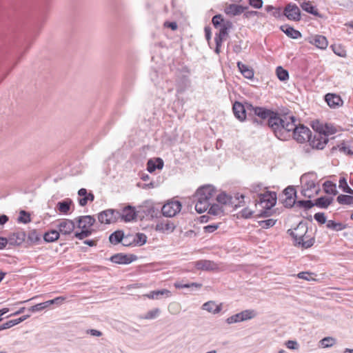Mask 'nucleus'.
<instances>
[{
	"label": "nucleus",
	"mask_w": 353,
	"mask_h": 353,
	"mask_svg": "<svg viewBox=\"0 0 353 353\" xmlns=\"http://www.w3.org/2000/svg\"><path fill=\"white\" fill-rule=\"evenodd\" d=\"M256 115L261 119L268 118V125L273 130L275 136L280 140H287V128L285 127L284 121L276 114L261 107L253 108Z\"/></svg>",
	"instance_id": "f257e3e1"
},
{
	"label": "nucleus",
	"mask_w": 353,
	"mask_h": 353,
	"mask_svg": "<svg viewBox=\"0 0 353 353\" xmlns=\"http://www.w3.org/2000/svg\"><path fill=\"white\" fill-rule=\"evenodd\" d=\"M216 194V190L211 185H206L199 188L195 194L196 199V211L199 214L205 212L214 201Z\"/></svg>",
	"instance_id": "f03ea898"
},
{
	"label": "nucleus",
	"mask_w": 353,
	"mask_h": 353,
	"mask_svg": "<svg viewBox=\"0 0 353 353\" xmlns=\"http://www.w3.org/2000/svg\"><path fill=\"white\" fill-rule=\"evenodd\" d=\"M307 227L305 223H300L294 230L288 229V233L294 240L295 246L304 249L312 247L314 243V239L306 235Z\"/></svg>",
	"instance_id": "7ed1b4c3"
},
{
	"label": "nucleus",
	"mask_w": 353,
	"mask_h": 353,
	"mask_svg": "<svg viewBox=\"0 0 353 353\" xmlns=\"http://www.w3.org/2000/svg\"><path fill=\"white\" fill-rule=\"evenodd\" d=\"M276 203V195L275 192H266L263 194H259V200L256 205H260L263 209L260 214L261 216H268V211L270 210Z\"/></svg>",
	"instance_id": "20e7f679"
},
{
	"label": "nucleus",
	"mask_w": 353,
	"mask_h": 353,
	"mask_svg": "<svg viewBox=\"0 0 353 353\" xmlns=\"http://www.w3.org/2000/svg\"><path fill=\"white\" fill-rule=\"evenodd\" d=\"M232 24L230 21H227L223 22L221 26L219 33H216L214 37L216 43L215 52L219 54L221 52L222 43L225 40L228 35V30L232 28Z\"/></svg>",
	"instance_id": "39448f33"
},
{
	"label": "nucleus",
	"mask_w": 353,
	"mask_h": 353,
	"mask_svg": "<svg viewBox=\"0 0 353 353\" xmlns=\"http://www.w3.org/2000/svg\"><path fill=\"white\" fill-rule=\"evenodd\" d=\"M119 218L120 212L112 209L104 210L98 215L99 221L105 224L115 223Z\"/></svg>",
	"instance_id": "423d86ee"
},
{
	"label": "nucleus",
	"mask_w": 353,
	"mask_h": 353,
	"mask_svg": "<svg viewBox=\"0 0 353 353\" xmlns=\"http://www.w3.org/2000/svg\"><path fill=\"white\" fill-rule=\"evenodd\" d=\"M181 210V203L179 201H170L162 207V214L167 217H172Z\"/></svg>",
	"instance_id": "0eeeda50"
},
{
	"label": "nucleus",
	"mask_w": 353,
	"mask_h": 353,
	"mask_svg": "<svg viewBox=\"0 0 353 353\" xmlns=\"http://www.w3.org/2000/svg\"><path fill=\"white\" fill-rule=\"evenodd\" d=\"M310 145L313 148L322 150L325 148L328 142V137L323 133H320L318 130L315 132L314 137H310L308 140Z\"/></svg>",
	"instance_id": "6e6552de"
},
{
	"label": "nucleus",
	"mask_w": 353,
	"mask_h": 353,
	"mask_svg": "<svg viewBox=\"0 0 353 353\" xmlns=\"http://www.w3.org/2000/svg\"><path fill=\"white\" fill-rule=\"evenodd\" d=\"M310 137V130L303 125L297 126L293 130V138L299 143H303L305 141H308Z\"/></svg>",
	"instance_id": "1a4fd4ad"
},
{
	"label": "nucleus",
	"mask_w": 353,
	"mask_h": 353,
	"mask_svg": "<svg viewBox=\"0 0 353 353\" xmlns=\"http://www.w3.org/2000/svg\"><path fill=\"white\" fill-rule=\"evenodd\" d=\"M235 198L236 200H239V199L241 198V201H239L238 204H236L233 201V198L232 196L223 192L216 196V200L221 204L228 205H234L235 208H237L238 205H239V203L243 201L244 196L243 194H241V195L237 194Z\"/></svg>",
	"instance_id": "9d476101"
},
{
	"label": "nucleus",
	"mask_w": 353,
	"mask_h": 353,
	"mask_svg": "<svg viewBox=\"0 0 353 353\" xmlns=\"http://www.w3.org/2000/svg\"><path fill=\"white\" fill-rule=\"evenodd\" d=\"M75 225L73 221L63 219L57 225L59 232L63 235L70 234L74 230Z\"/></svg>",
	"instance_id": "9b49d317"
},
{
	"label": "nucleus",
	"mask_w": 353,
	"mask_h": 353,
	"mask_svg": "<svg viewBox=\"0 0 353 353\" xmlns=\"http://www.w3.org/2000/svg\"><path fill=\"white\" fill-rule=\"evenodd\" d=\"M137 256L134 254H116L110 257V261L112 263L117 264H129L132 261L137 260Z\"/></svg>",
	"instance_id": "f8f14e48"
},
{
	"label": "nucleus",
	"mask_w": 353,
	"mask_h": 353,
	"mask_svg": "<svg viewBox=\"0 0 353 353\" xmlns=\"http://www.w3.org/2000/svg\"><path fill=\"white\" fill-rule=\"evenodd\" d=\"M325 100L327 102V105L331 108H338L343 105V100L341 97L336 94L333 93H327L325 96Z\"/></svg>",
	"instance_id": "ddd939ff"
},
{
	"label": "nucleus",
	"mask_w": 353,
	"mask_h": 353,
	"mask_svg": "<svg viewBox=\"0 0 353 353\" xmlns=\"http://www.w3.org/2000/svg\"><path fill=\"white\" fill-rule=\"evenodd\" d=\"M137 213L135 208L131 205H127L122 210V212H120V218L125 222H130L135 219Z\"/></svg>",
	"instance_id": "4468645a"
},
{
	"label": "nucleus",
	"mask_w": 353,
	"mask_h": 353,
	"mask_svg": "<svg viewBox=\"0 0 353 353\" xmlns=\"http://www.w3.org/2000/svg\"><path fill=\"white\" fill-rule=\"evenodd\" d=\"M195 268L197 270L205 271H213L219 268V266L212 261L209 260H200L195 262Z\"/></svg>",
	"instance_id": "2eb2a0df"
},
{
	"label": "nucleus",
	"mask_w": 353,
	"mask_h": 353,
	"mask_svg": "<svg viewBox=\"0 0 353 353\" xmlns=\"http://www.w3.org/2000/svg\"><path fill=\"white\" fill-rule=\"evenodd\" d=\"M154 229L157 232L169 234L174 230L175 225L170 221H161L157 223Z\"/></svg>",
	"instance_id": "dca6fc26"
},
{
	"label": "nucleus",
	"mask_w": 353,
	"mask_h": 353,
	"mask_svg": "<svg viewBox=\"0 0 353 353\" xmlns=\"http://www.w3.org/2000/svg\"><path fill=\"white\" fill-rule=\"evenodd\" d=\"M26 239V233L23 231L14 232L10 234L8 239V243L10 245H19Z\"/></svg>",
	"instance_id": "f3484780"
},
{
	"label": "nucleus",
	"mask_w": 353,
	"mask_h": 353,
	"mask_svg": "<svg viewBox=\"0 0 353 353\" xmlns=\"http://www.w3.org/2000/svg\"><path fill=\"white\" fill-rule=\"evenodd\" d=\"M309 43L314 45L316 48L324 50L327 47L328 42L325 37L323 35H315L308 39Z\"/></svg>",
	"instance_id": "a211bd4d"
},
{
	"label": "nucleus",
	"mask_w": 353,
	"mask_h": 353,
	"mask_svg": "<svg viewBox=\"0 0 353 353\" xmlns=\"http://www.w3.org/2000/svg\"><path fill=\"white\" fill-rule=\"evenodd\" d=\"M77 226L80 229H90L95 223V219L93 216L90 215L82 216L77 219Z\"/></svg>",
	"instance_id": "6ab92c4d"
},
{
	"label": "nucleus",
	"mask_w": 353,
	"mask_h": 353,
	"mask_svg": "<svg viewBox=\"0 0 353 353\" xmlns=\"http://www.w3.org/2000/svg\"><path fill=\"white\" fill-rule=\"evenodd\" d=\"M234 116L241 121H243L246 118L245 110L243 105L238 101L233 104L232 107Z\"/></svg>",
	"instance_id": "aec40b11"
},
{
	"label": "nucleus",
	"mask_w": 353,
	"mask_h": 353,
	"mask_svg": "<svg viewBox=\"0 0 353 353\" xmlns=\"http://www.w3.org/2000/svg\"><path fill=\"white\" fill-rule=\"evenodd\" d=\"M301 10L296 4L288 3V20L299 21Z\"/></svg>",
	"instance_id": "412c9836"
},
{
	"label": "nucleus",
	"mask_w": 353,
	"mask_h": 353,
	"mask_svg": "<svg viewBox=\"0 0 353 353\" xmlns=\"http://www.w3.org/2000/svg\"><path fill=\"white\" fill-rule=\"evenodd\" d=\"M237 67L245 78L248 79H252L254 78V72L251 67L242 63L241 61L237 62Z\"/></svg>",
	"instance_id": "4be33fe9"
},
{
	"label": "nucleus",
	"mask_w": 353,
	"mask_h": 353,
	"mask_svg": "<svg viewBox=\"0 0 353 353\" xmlns=\"http://www.w3.org/2000/svg\"><path fill=\"white\" fill-rule=\"evenodd\" d=\"M202 309L212 314H217L222 310V304L217 305L214 301H210L202 305Z\"/></svg>",
	"instance_id": "5701e85b"
},
{
	"label": "nucleus",
	"mask_w": 353,
	"mask_h": 353,
	"mask_svg": "<svg viewBox=\"0 0 353 353\" xmlns=\"http://www.w3.org/2000/svg\"><path fill=\"white\" fill-rule=\"evenodd\" d=\"M246 8L240 5L230 4L225 8V12L227 14L236 16L243 13Z\"/></svg>",
	"instance_id": "b1692460"
},
{
	"label": "nucleus",
	"mask_w": 353,
	"mask_h": 353,
	"mask_svg": "<svg viewBox=\"0 0 353 353\" xmlns=\"http://www.w3.org/2000/svg\"><path fill=\"white\" fill-rule=\"evenodd\" d=\"M163 167V161L160 158H157L155 159H150L147 163V170L152 173L156 169H162Z\"/></svg>",
	"instance_id": "393cba45"
},
{
	"label": "nucleus",
	"mask_w": 353,
	"mask_h": 353,
	"mask_svg": "<svg viewBox=\"0 0 353 353\" xmlns=\"http://www.w3.org/2000/svg\"><path fill=\"white\" fill-rule=\"evenodd\" d=\"M301 6L304 11H305L310 14H312L316 17H321V15L319 12L318 9L316 8V6L312 5L311 1H308L303 2L301 5Z\"/></svg>",
	"instance_id": "a878e982"
},
{
	"label": "nucleus",
	"mask_w": 353,
	"mask_h": 353,
	"mask_svg": "<svg viewBox=\"0 0 353 353\" xmlns=\"http://www.w3.org/2000/svg\"><path fill=\"white\" fill-rule=\"evenodd\" d=\"M72 203V201L70 199H66L63 201L59 202L57 205V208L60 212L67 214L70 210Z\"/></svg>",
	"instance_id": "bb28decb"
},
{
	"label": "nucleus",
	"mask_w": 353,
	"mask_h": 353,
	"mask_svg": "<svg viewBox=\"0 0 353 353\" xmlns=\"http://www.w3.org/2000/svg\"><path fill=\"white\" fill-rule=\"evenodd\" d=\"M333 201V198L321 196L315 200L314 205L321 208H327Z\"/></svg>",
	"instance_id": "cd10ccee"
},
{
	"label": "nucleus",
	"mask_w": 353,
	"mask_h": 353,
	"mask_svg": "<svg viewBox=\"0 0 353 353\" xmlns=\"http://www.w3.org/2000/svg\"><path fill=\"white\" fill-rule=\"evenodd\" d=\"M60 236V232L56 230H52L50 231L46 232L43 234V239L45 241L48 243H51L57 241Z\"/></svg>",
	"instance_id": "c85d7f7f"
},
{
	"label": "nucleus",
	"mask_w": 353,
	"mask_h": 353,
	"mask_svg": "<svg viewBox=\"0 0 353 353\" xmlns=\"http://www.w3.org/2000/svg\"><path fill=\"white\" fill-rule=\"evenodd\" d=\"M294 206L298 207L299 208H305V210H309L314 206V203L311 200L299 201L296 202L295 200H294L291 207Z\"/></svg>",
	"instance_id": "c756f323"
},
{
	"label": "nucleus",
	"mask_w": 353,
	"mask_h": 353,
	"mask_svg": "<svg viewBox=\"0 0 353 353\" xmlns=\"http://www.w3.org/2000/svg\"><path fill=\"white\" fill-rule=\"evenodd\" d=\"M147 241V236L143 233H137L134 236H132V243L134 245H143Z\"/></svg>",
	"instance_id": "7c9ffc66"
},
{
	"label": "nucleus",
	"mask_w": 353,
	"mask_h": 353,
	"mask_svg": "<svg viewBox=\"0 0 353 353\" xmlns=\"http://www.w3.org/2000/svg\"><path fill=\"white\" fill-rule=\"evenodd\" d=\"M336 201L339 204L353 205V196L340 194L337 196Z\"/></svg>",
	"instance_id": "2f4dec72"
},
{
	"label": "nucleus",
	"mask_w": 353,
	"mask_h": 353,
	"mask_svg": "<svg viewBox=\"0 0 353 353\" xmlns=\"http://www.w3.org/2000/svg\"><path fill=\"white\" fill-rule=\"evenodd\" d=\"M337 148H339V151L344 152L347 154H353V144L352 145H346L345 143H343L341 145H338L336 146H333L332 148V151L336 150Z\"/></svg>",
	"instance_id": "473e14b6"
},
{
	"label": "nucleus",
	"mask_w": 353,
	"mask_h": 353,
	"mask_svg": "<svg viewBox=\"0 0 353 353\" xmlns=\"http://www.w3.org/2000/svg\"><path fill=\"white\" fill-rule=\"evenodd\" d=\"M326 227L334 231H341L345 228V225L340 222H335L333 220H329L327 222Z\"/></svg>",
	"instance_id": "72a5a7b5"
},
{
	"label": "nucleus",
	"mask_w": 353,
	"mask_h": 353,
	"mask_svg": "<svg viewBox=\"0 0 353 353\" xmlns=\"http://www.w3.org/2000/svg\"><path fill=\"white\" fill-rule=\"evenodd\" d=\"M323 189L325 193L336 195L337 194L336 185L330 181H327L323 183Z\"/></svg>",
	"instance_id": "f704fd0d"
},
{
	"label": "nucleus",
	"mask_w": 353,
	"mask_h": 353,
	"mask_svg": "<svg viewBox=\"0 0 353 353\" xmlns=\"http://www.w3.org/2000/svg\"><path fill=\"white\" fill-rule=\"evenodd\" d=\"M239 313L241 314L242 321L252 319L257 315V312L254 310L251 309L243 310Z\"/></svg>",
	"instance_id": "c9c22d12"
},
{
	"label": "nucleus",
	"mask_w": 353,
	"mask_h": 353,
	"mask_svg": "<svg viewBox=\"0 0 353 353\" xmlns=\"http://www.w3.org/2000/svg\"><path fill=\"white\" fill-rule=\"evenodd\" d=\"M123 238V232L118 230L110 234L109 237L110 242L112 244H117L122 241Z\"/></svg>",
	"instance_id": "e433bc0d"
},
{
	"label": "nucleus",
	"mask_w": 353,
	"mask_h": 353,
	"mask_svg": "<svg viewBox=\"0 0 353 353\" xmlns=\"http://www.w3.org/2000/svg\"><path fill=\"white\" fill-rule=\"evenodd\" d=\"M339 187L341 188L344 192L353 194V190L350 188L347 184V180L345 177H341L339 181Z\"/></svg>",
	"instance_id": "4c0bfd02"
},
{
	"label": "nucleus",
	"mask_w": 353,
	"mask_h": 353,
	"mask_svg": "<svg viewBox=\"0 0 353 353\" xmlns=\"http://www.w3.org/2000/svg\"><path fill=\"white\" fill-rule=\"evenodd\" d=\"M316 130L320 133L326 134L327 137L329 134H333L336 132L334 126L327 124H325L324 126L321 125L320 128H317Z\"/></svg>",
	"instance_id": "58836bf2"
},
{
	"label": "nucleus",
	"mask_w": 353,
	"mask_h": 353,
	"mask_svg": "<svg viewBox=\"0 0 353 353\" xmlns=\"http://www.w3.org/2000/svg\"><path fill=\"white\" fill-rule=\"evenodd\" d=\"M143 208V212L147 216H150L151 218L157 216L158 210L152 205H145Z\"/></svg>",
	"instance_id": "ea45409f"
},
{
	"label": "nucleus",
	"mask_w": 353,
	"mask_h": 353,
	"mask_svg": "<svg viewBox=\"0 0 353 353\" xmlns=\"http://www.w3.org/2000/svg\"><path fill=\"white\" fill-rule=\"evenodd\" d=\"M208 213L212 215H221L223 213L222 208L218 204H212L208 208Z\"/></svg>",
	"instance_id": "a19ab883"
},
{
	"label": "nucleus",
	"mask_w": 353,
	"mask_h": 353,
	"mask_svg": "<svg viewBox=\"0 0 353 353\" xmlns=\"http://www.w3.org/2000/svg\"><path fill=\"white\" fill-rule=\"evenodd\" d=\"M174 286L176 288H201L202 285L201 283H182L181 282H176L174 283Z\"/></svg>",
	"instance_id": "79ce46f5"
},
{
	"label": "nucleus",
	"mask_w": 353,
	"mask_h": 353,
	"mask_svg": "<svg viewBox=\"0 0 353 353\" xmlns=\"http://www.w3.org/2000/svg\"><path fill=\"white\" fill-rule=\"evenodd\" d=\"M335 343L336 339L330 336L325 337L320 341V343L323 347H330L333 346Z\"/></svg>",
	"instance_id": "37998d69"
},
{
	"label": "nucleus",
	"mask_w": 353,
	"mask_h": 353,
	"mask_svg": "<svg viewBox=\"0 0 353 353\" xmlns=\"http://www.w3.org/2000/svg\"><path fill=\"white\" fill-rule=\"evenodd\" d=\"M190 85V81L188 78L184 77L181 83L177 84V92L181 93L185 89Z\"/></svg>",
	"instance_id": "c03bdc74"
},
{
	"label": "nucleus",
	"mask_w": 353,
	"mask_h": 353,
	"mask_svg": "<svg viewBox=\"0 0 353 353\" xmlns=\"http://www.w3.org/2000/svg\"><path fill=\"white\" fill-rule=\"evenodd\" d=\"M92 230L91 229H81L80 232H75L74 236L79 239H83L91 235Z\"/></svg>",
	"instance_id": "a18cd8bd"
},
{
	"label": "nucleus",
	"mask_w": 353,
	"mask_h": 353,
	"mask_svg": "<svg viewBox=\"0 0 353 353\" xmlns=\"http://www.w3.org/2000/svg\"><path fill=\"white\" fill-rule=\"evenodd\" d=\"M228 324H232L242 322L241 317L240 313L235 314L232 315L226 319L225 320Z\"/></svg>",
	"instance_id": "49530a36"
},
{
	"label": "nucleus",
	"mask_w": 353,
	"mask_h": 353,
	"mask_svg": "<svg viewBox=\"0 0 353 353\" xmlns=\"http://www.w3.org/2000/svg\"><path fill=\"white\" fill-rule=\"evenodd\" d=\"M160 313V310L159 308H155L152 310L148 311L145 316L144 319H155L159 316Z\"/></svg>",
	"instance_id": "de8ad7c7"
},
{
	"label": "nucleus",
	"mask_w": 353,
	"mask_h": 353,
	"mask_svg": "<svg viewBox=\"0 0 353 353\" xmlns=\"http://www.w3.org/2000/svg\"><path fill=\"white\" fill-rule=\"evenodd\" d=\"M333 52L338 56L344 57L346 55V52L340 46L332 45V46Z\"/></svg>",
	"instance_id": "09e8293b"
},
{
	"label": "nucleus",
	"mask_w": 353,
	"mask_h": 353,
	"mask_svg": "<svg viewBox=\"0 0 353 353\" xmlns=\"http://www.w3.org/2000/svg\"><path fill=\"white\" fill-rule=\"evenodd\" d=\"M272 14L275 17H277V18H279L282 16L283 17H287V6H285L283 8V11H282V13H281V8H275L274 10H273L272 12Z\"/></svg>",
	"instance_id": "8fccbe9b"
},
{
	"label": "nucleus",
	"mask_w": 353,
	"mask_h": 353,
	"mask_svg": "<svg viewBox=\"0 0 353 353\" xmlns=\"http://www.w3.org/2000/svg\"><path fill=\"white\" fill-rule=\"evenodd\" d=\"M314 219L320 224L327 223V219L323 212H317L314 215Z\"/></svg>",
	"instance_id": "3c124183"
},
{
	"label": "nucleus",
	"mask_w": 353,
	"mask_h": 353,
	"mask_svg": "<svg viewBox=\"0 0 353 353\" xmlns=\"http://www.w3.org/2000/svg\"><path fill=\"white\" fill-rule=\"evenodd\" d=\"M288 37L299 39L301 37V34L299 30L294 29L292 27L288 26Z\"/></svg>",
	"instance_id": "603ef678"
},
{
	"label": "nucleus",
	"mask_w": 353,
	"mask_h": 353,
	"mask_svg": "<svg viewBox=\"0 0 353 353\" xmlns=\"http://www.w3.org/2000/svg\"><path fill=\"white\" fill-rule=\"evenodd\" d=\"M313 274H314L308 272H301L297 274V276L306 281H314L315 279L312 276Z\"/></svg>",
	"instance_id": "864d4df0"
},
{
	"label": "nucleus",
	"mask_w": 353,
	"mask_h": 353,
	"mask_svg": "<svg viewBox=\"0 0 353 353\" xmlns=\"http://www.w3.org/2000/svg\"><path fill=\"white\" fill-rule=\"evenodd\" d=\"M276 75L280 80H285L287 79V70L283 69L282 67L279 66L276 68Z\"/></svg>",
	"instance_id": "5fc2aeb1"
},
{
	"label": "nucleus",
	"mask_w": 353,
	"mask_h": 353,
	"mask_svg": "<svg viewBox=\"0 0 353 353\" xmlns=\"http://www.w3.org/2000/svg\"><path fill=\"white\" fill-rule=\"evenodd\" d=\"M212 21L214 26L216 28H217L219 26L221 27V26L224 22L223 19L222 18V16L221 14H216V15L214 16Z\"/></svg>",
	"instance_id": "6e6d98bb"
},
{
	"label": "nucleus",
	"mask_w": 353,
	"mask_h": 353,
	"mask_svg": "<svg viewBox=\"0 0 353 353\" xmlns=\"http://www.w3.org/2000/svg\"><path fill=\"white\" fill-rule=\"evenodd\" d=\"M18 221L19 222H21V223H29L30 221V218L29 214L27 212H26L25 211L22 210L20 212V215H19V216L18 218Z\"/></svg>",
	"instance_id": "4d7b16f0"
},
{
	"label": "nucleus",
	"mask_w": 353,
	"mask_h": 353,
	"mask_svg": "<svg viewBox=\"0 0 353 353\" xmlns=\"http://www.w3.org/2000/svg\"><path fill=\"white\" fill-rule=\"evenodd\" d=\"M276 223V221L272 219H267L259 222L260 225L262 228H269L272 227Z\"/></svg>",
	"instance_id": "13d9d810"
},
{
	"label": "nucleus",
	"mask_w": 353,
	"mask_h": 353,
	"mask_svg": "<svg viewBox=\"0 0 353 353\" xmlns=\"http://www.w3.org/2000/svg\"><path fill=\"white\" fill-rule=\"evenodd\" d=\"M46 308V304H45V302L37 304L35 305H33L30 307L28 310L32 312H39Z\"/></svg>",
	"instance_id": "bf43d9fd"
},
{
	"label": "nucleus",
	"mask_w": 353,
	"mask_h": 353,
	"mask_svg": "<svg viewBox=\"0 0 353 353\" xmlns=\"http://www.w3.org/2000/svg\"><path fill=\"white\" fill-rule=\"evenodd\" d=\"M28 239L30 241L33 243H37L40 241L41 236L39 234H37V232L35 230H34L29 234Z\"/></svg>",
	"instance_id": "052dcab7"
},
{
	"label": "nucleus",
	"mask_w": 353,
	"mask_h": 353,
	"mask_svg": "<svg viewBox=\"0 0 353 353\" xmlns=\"http://www.w3.org/2000/svg\"><path fill=\"white\" fill-rule=\"evenodd\" d=\"M155 293L157 297H160V296H165L166 297H169L171 296V292L168 290L163 289L160 290H155Z\"/></svg>",
	"instance_id": "680f3d73"
},
{
	"label": "nucleus",
	"mask_w": 353,
	"mask_h": 353,
	"mask_svg": "<svg viewBox=\"0 0 353 353\" xmlns=\"http://www.w3.org/2000/svg\"><path fill=\"white\" fill-rule=\"evenodd\" d=\"M296 196V190L293 186L288 185V201H290L292 199H294V197Z\"/></svg>",
	"instance_id": "e2e57ef3"
},
{
	"label": "nucleus",
	"mask_w": 353,
	"mask_h": 353,
	"mask_svg": "<svg viewBox=\"0 0 353 353\" xmlns=\"http://www.w3.org/2000/svg\"><path fill=\"white\" fill-rule=\"evenodd\" d=\"M219 227L217 224L208 225L203 228L204 232L207 233L214 232Z\"/></svg>",
	"instance_id": "0e129e2a"
},
{
	"label": "nucleus",
	"mask_w": 353,
	"mask_h": 353,
	"mask_svg": "<svg viewBox=\"0 0 353 353\" xmlns=\"http://www.w3.org/2000/svg\"><path fill=\"white\" fill-rule=\"evenodd\" d=\"M250 5L254 8H261L263 6L262 0H249Z\"/></svg>",
	"instance_id": "69168bd1"
},
{
	"label": "nucleus",
	"mask_w": 353,
	"mask_h": 353,
	"mask_svg": "<svg viewBox=\"0 0 353 353\" xmlns=\"http://www.w3.org/2000/svg\"><path fill=\"white\" fill-rule=\"evenodd\" d=\"M121 243L125 246L132 245V236H123V240Z\"/></svg>",
	"instance_id": "338daca9"
},
{
	"label": "nucleus",
	"mask_w": 353,
	"mask_h": 353,
	"mask_svg": "<svg viewBox=\"0 0 353 353\" xmlns=\"http://www.w3.org/2000/svg\"><path fill=\"white\" fill-rule=\"evenodd\" d=\"M262 190V185L261 184H253L251 186V192L258 193Z\"/></svg>",
	"instance_id": "774afa93"
}]
</instances>
